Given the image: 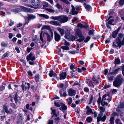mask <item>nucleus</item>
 Listing matches in <instances>:
<instances>
[{
    "mask_svg": "<svg viewBox=\"0 0 124 124\" xmlns=\"http://www.w3.org/2000/svg\"><path fill=\"white\" fill-rule=\"evenodd\" d=\"M11 11L15 13H16L19 11H23L25 12H28L29 13H32L34 12L33 9H31L29 8H26L23 6H21L20 8H16L15 9H12Z\"/></svg>",
    "mask_w": 124,
    "mask_h": 124,
    "instance_id": "f257e3e1",
    "label": "nucleus"
},
{
    "mask_svg": "<svg viewBox=\"0 0 124 124\" xmlns=\"http://www.w3.org/2000/svg\"><path fill=\"white\" fill-rule=\"evenodd\" d=\"M31 4L34 7H33L31 5H28L27 6L31 8L37 9L39 7L40 3L39 0H32Z\"/></svg>",
    "mask_w": 124,
    "mask_h": 124,
    "instance_id": "f03ea898",
    "label": "nucleus"
},
{
    "mask_svg": "<svg viewBox=\"0 0 124 124\" xmlns=\"http://www.w3.org/2000/svg\"><path fill=\"white\" fill-rule=\"evenodd\" d=\"M76 35L79 38L76 40V41L79 42H81L85 39V38L82 34V32L80 29H77L76 31Z\"/></svg>",
    "mask_w": 124,
    "mask_h": 124,
    "instance_id": "7ed1b4c3",
    "label": "nucleus"
},
{
    "mask_svg": "<svg viewBox=\"0 0 124 124\" xmlns=\"http://www.w3.org/2000/svg\"><path fill=\"white\" fill-rule=\"evenodd\" d=\"M103 114V113L102 112L100 111V113L99 115L98 116L97 118V121L98 122L101 121L104 122L105 120L107 117L105 115H104L102 117Z\"/></svg>",
    "mask_w": 124,
    "mask_h": 124,
    "instance_id": "20e7f679",
    "label": "nucleus"
},
{
    "mask_svg": "<svg viewBox=\"0 0 124 124\" xmlns=\"http://www.w3.org/2000/svg\"><path fill=\"white\" fill-rule=\"evenodd\" d=\"M68 18L66 16L62 15L60 16L59 21L60 23H64L67 22Z\"/></svg>",
    "mask_w": 124,
    "mask_h": 124,
    "instance_id": "39448f33",
    "label": "nucleus"
},
{
    "mask_svg": "<svg viewBox=\"0 0 124 124\" xmlns=\"http://www.w3.org/2000/svg\"><path fill=\"white\" fill-rule=\"evenodd\" d=\"M23 119V116L21 114H19L18 117L17 118V124H21Z\"/></svg>",
    "mask_w": 124,
    "mask_h": 124,
    "instance_id": "423d86ee",
    "label": "nucleus"
},
{
    "mask_svg": "<svg viewBox=\"0 0 124 124\" xmlns=\"http://www.w3.org/2000/svg\"><path fill=\"white\" fill-rule=\"evenodd\" d=\"M35 56H33V54L31 53L30 54L27 56L26 59L27 61L31 60L32 61H33L35 59Z\"/></svg>",
    "mask_w": 124,
    "mask_h": 124,
    "instance_id": "0eeeda50",
    "label": "nucleus"
},
{
    "mask_svg": "<svg viewBox=\"0 0 124 124\" xmlns=\"http://www.w3.org/2000/svg\"><path fill=\"white\" fill-rule=\"evenodd\" d=\"M124 36L123 34L119 33L118 35V37L116 39V43H118V42H121L122 41H121V40L122 39Z\"/></svg>",
    "mask_w": 124,
    "mask_h": 124,
    "instance_id": "6e6552de",
    "label": "nucleus"
},
{
    "mask_svg": "<svg viewBox=\"0 0 124 124\" xmlns=\"http://www.w3.org/2000/svg\"><path fill=\"white\" fill-rule=\"evenodd\" d=\"M54 39L55 41L57 42H59L61 39V36L56 32L54 33Z\"/></svg>",
    "mask_w": 124,
    "mask_h": 124,
    "instance_id": "1a4fd4ad",
    "label": "nucleus"
},
{
    "mask_svg": "<svg viewBox=\"0 0 124 124\" xmlns=\"http://www.w3.org/2000/svg\"><path fill=\"white\" fill-rule=\"evenodd\" d=\"M68 92V95L70 96L75 95L76 93V91L72 88L69 89Z\"/></svg>",
    "mask_w": 124,
    "mask_h": 124,
    "instance_id": "9d476101",
    "label": "nucleus"
},
{
    "mask_svg": "<svg viewBox=\"0 0 124 124\" xmlns=\"http://www.w3.org/2000/svg\"><path fill=\"white\" fill-rule=\"evenodd\" d=\"M83 4L85 8L87 10L88 12L91 11L92 7L90 5L87 4H86L85 3H84Z\"/></svg>",
    "mask_w": 124,
    "mask_h": 124,
    "instance_id": "9b49d317",
    "label": "nucleus"
},
{
    "mask_svg": "<svg viewBox=\"0 0 124 124\" xmlns=\"http://www.w3.org/2000/svg\"><path fill=\"white\" fill-rule=\"evenodd\" d=\"M27 16H28L27 18V19L29 20H34L36 18V16L32 14H28Z\"/></svg>",
    "mask_w": 124,
    "mask_h": 124,
    "instance_id": "f8f14e48",
    "label": "nucleus"
},
{
    "mask_svg": "<svg viewBox=\"0 0 124 124\" xmlns=\"http://www.w3.org/2000/svg\"><path fill=\"white\" fill-rule=\"evenodd\" d=\"M122 83L115 80L113 83V85L115 87H118L122 84Z\"/></svg>",
    "mask_w": 124,
    "mask_h": 124,
    "instance_id": "ddd939ff",
    "label": "nucleus"
},
{
    "mask_svg": "<svg viewBox=\"0 0 124 124\" xmlns=\"http://www.w3.org/2000/svg\"><path fill=\"white\" fill-rule=\"evenodd\" d=\"M67 76V74L66 72H62L60 75V79H65Z\"/></svg>",
    "mask_w": 124,
    "mask_h": 124,
    "instance_id": "4468645a",
    "label": "nucleus"
},
{
    "mask_svg": "<svg viewBox=\"0 0 124 124\" xmlns=\"http://www.w3.org/2000/svg\"><path fill=\"white\" fill-rule=\"evenodd\" d=\"M23 83H24V81H22V85L21 86V87H22V90L23 91H24V89L25 88V89H29L30 88V87L29 86L30 85V84L29 83H27V84L28 86V87H26L25 86V85H23Z\"/></svg>",
    "mask_w": 124,
    "mask_h": 124,
    "instance_id": "2eb2a0df",
    "label": "nucleus"
},
{
    "mask_svg": "<svg viewBox=\"0 0 124 124\" xmlns=\"http://www.w3.org/2000/svg\"><path fill=\"white\" fill-rule=\"evenodd\" d=\"M49 23L51 24L59 26L61 25L60 24L56 21H52L49 22Z\"/></svg>",
    "mask_w": 124,
    "mask_h": 124,
    "instance_id": "dca6fc26",
    "label": "nucleus"
},
{
    "mask_svg": "<svg viewBox=\"0 0 124 124\" xmlns=\"http://www.w3.org/2000/svg\"><path fill=\"white\" fill-rule=\"evenodd\" d=\"M49 75L51 77H52L56 78L57 77V75L55 72H54L53 70H51L50 71Z\"/></svg>",
    "mask_w": 124,
    "mask_h": 124,
    "instance_id": "f3484780",
    "label": "nucleus"
},
{
    "mask_svg": "<svg viewBox=\"0 0 124 124\" xmlns=\"http://www.w3.org/2000/svg\"><path fill=\"white\" fill-rule=\"evenodd\" d=\"M46 34V36L47 40L48 42H50L53 38H52L50 35L47 32H44V34Z\"/></svg>",
    "mask_w": 124,
    "mask_h": 124,
    "instance_id": "a211bd4d",
    "label": "nucleus"
},
{
    "mask_svg": "<svg viewBox=\"0 0 124 124\" xmlns=\"http://www.w3.org/2000/svg\"><path fill=\"white\" fill-rule=\"evenodd\" d=\"M120 69V68H118L117 69H115L112 72H110V71H109V74H110L112 75L116 74L117 73L118 71Z\"/></svg>",
    "mask_w": 124,
    "mask_h": 124,
    "instance_id": "6ab92c4d",
    "label": "nucleus"
},
{
    "mask_svg": "<svg viewBox=\"0 0 124 124\" xmlns=\"http://www.w3.org/2000/svg\"><path fill=\"white\" fill-rule=\"evenodd\" d=\"M71 7L72 8L71 11L72 14L74 15L75 14H77L78 13V11H75V9L74 6L72 5H71Z\"/></svg>",
    "mask_w": 124,
    "mask_h": 124,
    "instance_id": "aec40b11",
    "label": "nucleus"
},
{
    "mask_svg": "<svg viewBox=\"0 0 124 124\" xmlns=\"http://www.w3.org/2000/svg\"><path fill=\"white\" fill-rule=\"evenodd\" d=\"M86 108L87 109V110L86 112V114L87 115H89L90 113L93 114V112H92V109H91V108L89 107L88 106H87Z\"/></svg>",
    "mask_w": 124,
    "mask_h": 124,
    "instance_id": "412c9836",
    "label": "nucleus"
},
{
    "mask_svg": "<svg viewBox=\"0 0 124 124\" xmlns=\"http://www.w3.org/2000/svg\"><path fill=\"white\" fill-rule=\"evenodd\" d=\"M57 30L63 36L64 35V31L63 29L59 27H58L57 28Z\"/></svg>",
    "mask_w": 124,
    "mask_h": 124,
    "instance_id": "4be33fe9",
    "label": "nucleus"
},
{
    "mask_svg": "<svg viewBox=\"0 0 124 124\" xmlns=\"http://www.w3.org/2000/svg\"><path fill=\"white\" fill-rule=\"evenodd\" d=\"M122 75H119L117 76L116 79V80L117 81H119L122 83V81L123 79L121 77Z\"/></svg>",
    "mask_w": 124,
    "mask_h": 124,
    "instance_id": "5701e85b",
    "label": "nucleus"
},
{
    "mask_svg": "<svg viewBox=\"0 0 124 124\" xmlns=\"http://www.w3.org/2000/svg\"><path fill=\"white\" fill-rule=\"evenodd\" d=\"M38 14L39 16L43 17L46 19H48L49 18V16L46 15L39 14Z\"/></svg>",
    "mask_w": 124,
    "mask_h": 124,
    "instance_id": "b1692460",
    "label": "nucleus"
},
{
    "mask_svg": "<svg viewBox=\"0 0 124 124\" xmlns=\"http://www.w3.org/2000/svg\"><path fill=\"white\" fill-rule=\"evenodd\" d=\"M60 104L62 109H64V110L67 109V106H66L62 102L60 103Z\"/></svg>",
    "mask_w": 124,
    "mask_h": 124,
    "instance_id": "393cba45",
    "label": "nucleus"
},
{
    "mask_svg": "<svg viewBox=\"0 0 124 124\" xmlns=\"http://www.w3.org/2000/svg\"><path fill=\"white\" fill-rule=\"evenodd\" d=\"M118 44V46L119 48H120L122 45H124V38L122 40L121 42H118V43H116Z\"/></svg>",
    "mask_w": 124,
    "mask_h": 124,
    "instance_id": "a878e982",
    "label": "nucleus"
},
{
    "mask_svg": "<svg viewBox=\"0 0 124 124\" xmlns=\"http://www.w3.org/2000/svg\"><path fill=\"white\" fill-rule=\"evenodd\" d=\"M107 96H108L109 97V95H107L106 94H105L102 97V101L101 102V104L102 106H104V103H103V100H104V98H105L106 97H107Z\"/></svg>",
    "mask_w": 124,
    "mask_h": 124,
    "instance_id": "bb28decb",
    "label": "nucleus"
},
{
    "mask_svg": "<svg viewBox=\"0 0 124 124\" xmlns=\"http://www.w3.org/2000/svg\"><path fill=\"white\" fill-rule=\"evenodd\" d=\"M118 32H117V30H116L115 31H113L112 33V37L113 38H115L118 34Z\"/></svg>",
    "mask_w": 124,
    "mask_h": 124,
    "instance_id": "cd10ccee",
    "label": "nucleus"
},
{
    "mask_svg": "<svg viewBox=\"0 0 124 124\" xmlns=\"http://www.w3.org/2000/svg\"><path fill=\"white\" fill-rule=\"evenodd\" d=\"M50 18L52 19L58 20L59 21L60 16H52L50 17Z\"/></svg>",
    "mask_w": 124,
    "mask_h": 124,
    "instance_id": "c85d7f7f",
    "label": "nucleus"
},
{
    "mask_svg": "<svg viewBox=\"0 0 124 124\" xmlns=\"http://www.w3.org/2000/svg\"><path fill=\"white\" fill-rule=\"evenodd\" d=\"M71 38L70 35V32H69L67 33L65 36V38L66 39H69Z\"/></svg>",
    "mask_w": 124,
    "mask_h": 124,
    "instance_id": "c756f323",
    "label": "nucleus"
},
{
    "mask_svg": "<svg viewBox=\"0 0 124 124\" xmlns=\"http://www.w3.org/2000/svg\"><path fill=\"white\" fill-rule=\"evenodd\" d=\"M9 53L8 52H7L2 55V58L3 59L4 58L8 57L9 56Z\"/></svg>",
    "mask_w": 124,
    "mask_h": 124,
    "instance_id": "7c9ffc66",
    "label": "nucleus"
},
{
    "mask_svg": "<svg viewBox=\"0 0 124 124\" xmlns=\"http://www.w3.org/2000/svg\"><path fill=\"white\" fill-rule=\"evenodd\" d=\"M50 28V26L47 25H44L42 27L41 30L44 29H49Z\"/></svg>",
    "mask_w": 124,
    "mask_h": 124,
    "instance_id": "2f4dec72",
    "label": "nucleus"
},
{
    "mask_svg": "<svg viewBox=\"0 0 124 124\" xmlns=\"http://www.w3.org/2000/svg\"><path fill=\"white\" fill-rule=\"evenodd\" d=\"M63 44L66 46H69L70 45L69 43L68 42L65 40H63Z\"/></svg>",
    "mask_w": 124,
    "mask_h": 124,
    "instance_id": "473e14b6",
    "label": "nucleus"
},
{
    "mask_svg": "<svg viewBox=\"0 0 124 124\" xmlns=\"http://www.w3.org/2000/svg\"><path fill=\"white\" fill-rule=\"evenodd\" d=\"M18 95L17 94V93H16L15 94V97L14 98V99L16 103H17L18 101Z\"/></svg>",
    "mask_w": 124,
    "mask_h": 124,
    "instance_id": "72a5a7b5",
    "label": "nucleus"
},
{
    "mask_svg": "<svg viewBox=\"0 0 124 124\" xmlns=\"http://www.w3.org/2000/svg\"><path fill=\"white\" fill-rule=\"evenodd\" d=\"M61 48L65 50H69V47L67 46H63L61 47Z\"/></svg>",
    "mask_w": 124,
    "mask_h": 124,
    "instance_id": "f704fd0d",
    "label": "nucleus"
},
{
    "mask_svg": "<svg viewBox=\"0 0 124 124\" xmlns=\"http://www.w3.org/2000/svg\"><path fill=\"white\" fill-rule=\"evenodd\" d=\"M120 60L118 58H116L115 59V61L114 62V63L119 64H120Z\"/></svg>",
    "mask_w": 124,
    "mask_h": 124,
    "instance_id": "c9c22d12",
    "label": "nucleus"
},
{
    "mask_svg": "<svg viewBox=\"0 0 124 124\" xmlns=\"http://www.w3.org/2000/svg\"><path fill=\"white\" fill-rule=\"evenodd\" d=\"M10 105L13 108L15 109H16L17 108V107L16 106L15 104L13 103H10Z\"/></svg>",
    "mask_w": 124,
    "mask_h": 124,
    "instance_id": "e433bc0d",
    "label": "nucleus"
},
{
    "mask_svg": "<svg viewBox=\"0 0 124 124\" xmlns=\"http://www.w3.org/2000/svg\"><path fill=\"white\" fill-rule=\"evenodd\" d=\"M52 113H51V114L52 115V114H53V115H54L56 117H57L58 115L56 113V110H52Z\"/></svg>",
    "mask_w": 124,
    "mask_h": 124,
    "instance_id": "4c0bfd02",
    "label": "nucleus"
},
{
    "mask_svg": "<svg viewBox=\"0 0 124 124\" xmlns=\"http://www.w3.org/2000/svg\"><path fill=\"white\" fill-rule=\"evenodd\" d=\"M92 118L91 117H88L86 119V121L87 122L90 123L92 121Z\"/></svg>",
    "mask_w": 124,
    "mask_h": 124,
    "instance_id": "58836bf2",
    "label": "nucleus"
},
{
    "mask_svg": "<svg viewBox=\"0 0 124 124\" xmlns=\"http://www.w3.org/2000/svg\"><path fill=\"white\" fill-rule=\"evenodd\" d=\"M91 38L89 36H87L85 39L84 40V42H87Z\"/></svg>",
    "mask_w": 124,
    "mask_h": 124,
    "instance_id": "ea45409f",
    "label": "nucleus"
},
{
    "mask_svg": "<svg viewBox=\"0 0 124 124\" xmlns=\"http://www.w3.org/2000/svg\"><path fill=\"white\" fill-rule=\"evenodd\" d=\"M60 118L59 117H58L55 119V122L56 123H57L59 122L60 121Z\"/></svg>",
    "mask_w": 124,
    "mask_h": 124,
    "instance_id": "a19ab883",
    "label": "nucleus"
},
{
    "mask_svg": "<svg viewBox=\"0 0 124 124\" xmlns=\"http://www.w3.org/2000/svg\"><path fill=\"white\" fill-rule=\"evenodd\" d=\"M35 78L36 81L37 82H38L39 81V75L38 74L36 75Z\"/></svg>",
    "mask_w": 124,
    "mask_h": 124,
    "instance_id": "79ce46f5",
    "label": "nucleus"
},
{
    "mask_svg": "<svg viewBox=\"0 0 124 124\" xmlns=\"http://www.w3.org/2000/svg\"><path fill=\"white\" fill-rule=\"evenodd\" d=\"M42 32H43L42 31H41V33L40 35V40L43 43L44 42V41L43 40V39L42 35Z\"/></svg>",
    "mask_w": 124,
    "mask_h": 124,
    "instance_id": "37998d69",
    "label": "nucleus"
},
{
    "mask_svg": "<svg viewBox=\"0 0 124 124\" xmlns=\"http://www.w3.org/2000/svg\"><path fill=\"white\" fill-rule=\"evenodd\" d=\"M114 118V117H112L110 119L109 121L111 124H114V121H113Z\"/></svg>",
    "mask_w": 124,
    "mask_h": 124,
    "instance_id": "c03bdc74",
    "label": "nucleus"
},
{
    "mask_svg": "<svg viewBox=\"0 0 124 124\" xmlns=\"http://www.w3.org/2000/svg\"><path fill=\"white\" fill-rule=\"evenodd\" d=\"M54 104L56 106L58 107H60L61 106L60 104H60H59L58 102H54Z\"/></svg>",
    "mask_w": 124,
    "mask_h": 124,
    "instance_id": "a18cd8bd",
    "label": "nucleus"
},
{
    "mask_svg": "<svg viewBox=\"0 0 124 124\" xmlns=\"http://www.w3.org/2000/svg\"><path fill=\"white\" fill-rule=\"evenodd\" d=\"M55 6L58 9H60L62 7L58 3Z\"/></svg>",
    "mask_w": 124,
    "mask_h": 124,
    "instance_id": "49530a36",
    "label": "nucleus"
},
{
    "mask_svg": "<svg viewBox=\"0 0 124 124\" xmlns=\"http://www.w3.org/2000/svg\"><path fill=\"white\" fill-rule=\"evenodd\" d=\"M78 26V27H80L82 29L84 28V25L81 23H79L77 25Z\"/></svg>",
    "mask_w": 124,
    "mask_h": 124,
    "instance_id": "de8ad7c7",
    "label": "nucleus"
},
{
    "mask_svg": "<svg viewBox=\"0 0 124 124\" xmlns=\"http://www.w3.org/2000/svg\"><path fill=\"white\" fill-rule=\"evenodd\" d=\"M108 79L110 81H112L113 80L114 77L112 76L110 77L108 76Z\"/></svg>",
    "mask_w": 124,
    "mask_h": 124,
    "instance_id": "09e8293b",
    "label": "nucleus"
},
{
    "mask_svg": "<svg viewBox=\"0 0 124 124\" xmlns=\"http://www.w3.org/2000/svg\"><path fill=\"white\" fill-rule=\"evenodd\" d=\"M100 109L101 110V111H100L102 112L103 113L105 111V108L102 107H100Z\"/></svg>",
    "mask_w": 124,
    "mask_h": 124,
    "instance_id": "8fccbe9b",
    "label": "nucleus"
},
{
    "mask_svg": "<svg viewBox=\"0 0 124 124\" xmlns=\"http://www.w3.org/2000/svg\"><path fill=\"white\" fill-rule=\"evenodd\" d=\"M101 98L100 97H99L98 99L97 102L100 105L101 103Z\"/></svg>",
    "mask_w": 124,
    "mask_h": 124,
    "instance_id": "3c124183",
    "label": "nucleus"
},
{
    "mask_svg": "<svg viewBox=\"0 0 124 124\" xmlns=\"http://www.w3.org/2000/svg\"><path fill=\"white\" fill-rule=\"evenodd\" d=\"M78 19V18H75L72 19V21L73 23H74L76 21H77Z\"/></svg>",
    "mask_w": 124,
    "mask_h": 124,
    "instance_id": "603ef678",
    "label": "nucleus"
},
{
    "mask_svg": "<svg viewBox=\"0 0 124 124\" xmlns=\"http://www.w3.org/2000/svg\"><path fill=\"white\" fill-rule=\"evenodd\" d=\"M119 2L120 6L123 5L124 3V0H120Z\"/></svg>",
    "mask_w": 124,
    "mask_h": 124,
    "instance_id": "864d4df0",
    "label": "nucleus"
},
{
    "mask_svg": "<svg viewBox=\"0 0 124 124\" xmlns=\"http://www.w3.org/2000/svg\"><path fill=\"white\" fill-rule=\"evenodd\" d=\"M1 46H3V47H6L7 46V44L6 43H5V42H2L1 44Z\"/></svg>",
    "mask_w": 124,
    "mask_h": 124,
    "instance_id": "5fc2aeb1",
    "label": "nucleus"
},
{
    "mask_svg": "<svg viewBox=\"0 0 124 124\" xmlns=\"http://www.w3.org/2000/svg\"><path fill=\"white\" fill-rule=\"evenodd\" d=\"M18 0H6V1H7L9 2H12L13 3H15L17 2Z\"/></svg>",
    "mask_w": 124,
    "mask_h": 124,
    "instance_id": "6e6d98bb",
    "label": "nucleus"
},
{
    "mask_svg": "<svg viewBox=\"0 0 124 124\" xmlns=\"http://www.w3.org/2000/svg\"><path fill=\"white\" fill-rule=\"evenodd\" d=\"M8 107L5 105L3 106V109L5 111L6 110L8 109Z\"/></svg>",
    "mask_w": 124,
    "mask_h": 124,
    "instance_id": "4d7b16f0",
    "label": "nucleus"
},
{
    "mask_svg": "<svg viewBox=\"0 0 124 124\" xmlns=\"http://www.w3.org/2000/svg\"><path fill=\"white\" fill-rule=\"evenodd\" d=\"M108 23L110 24H112V23L114 21V19H111L108 20Z\"/></svg>",
    "mask_w": 124,
    "mask_h": 124,
    "instance_id": "13d9d810",
    "label": "nucleus"
},
{
    "mask_svg": "<svg viewBox=\"0 0 124 124\" xmlns=\"http://www.w3.org/2000/svg\"><path fill=\"white\" fill-rule=\"evenodd\" d=\"M47 10L48 11L52 13H54L55 12L54 10L51 9H47Z\"/></svg>",
    "mask_w": 124,
    "mask_h": 124,
    "instance_id": "bf43d9fd",
    "label": "nucleus"
},
{
    "mask_svg": "<svg viewBox=\"0 0 124 124\" xmlns=\"http://www.w3.org/2000/svg\"><path fill=\"white\" fill-rule=\"evenodd\" d=\"M94 32L92 30H90L89 32V34L90 35H93Z\"/></svg>",
    "mask_w": 124,
    "mask_h": 124,
    "instance_id": "052dcab7",
    "label": "nucleus"
},
{
    "mask_svg": "<svg viewBox=\"0 0 124 124\" xmlns=\"http://www.w3.org/2000/svg\"><path fill=\"white\" fill-rule=\"evenodd\" d=\"M68 99L70 100V101L68 102V104L69 105L72 102V98H70Z\"/></svg>",
    "mask_w": 124,
    "mask_h": 124,
    "instance_id": "680f3d73",
    "label": "nucleus"
},
{
    "mask_svg": "<svg viewBox=\"0 0 124 124\" xmlns=\"http://www.w3.org/2000/svg\"><path fill=\"white\" fill-rule=\"evenodd\" d=\"M63 2H64L67 4H68L69 3V2L67 0H61Z\"/></svg>",
    "mask_w": 124,
    "mask_h": 124,
    "instance_id": "e2e57ef3",
    "label": "nucleus"
},
{
    "mask_svg": "<svg viewBox=\"0 0 124 124\" xmlns=\"http://www.w3.org/2000/svg\"><path fill=\"white\" fill-rule=\"evenodd\" d=\"M15 49L17 51V53H20V51L18 47H15Z\"/></svg>",
    "mask_w": 124,
    "mask_h": 124,
    "instance_id": "0e129e2a",
    "label": "nucleus"
},
{
    "mask_svg": "<svg viewBox=\"0 0 124 124\" xmlns=\"http://www.w3.org/2000/svg\"><path fill=\"white\" fill-rule=\"evenodd\" d=\"M118 108H124V105L121 104L120 106H119Z\"/></svg>",
    "mask_w": 124,
    "mask_h": 124,
    "instance_id": "69168bd1",
    "label": "nucleus"
},
{
    "mask_svg": "<svg viewBox=\"0 0 124 124\" xmlns=\"http://www.w3.org/2000/svg\"><path fill=\"white\" fill-rule=\"evenodd\" d=\"M5 86L2 85L0 86V90L1 91H2L5 89Z\"/></svg>",
    "mask_w": 124,
    "mask_h": 124,
    "instance_id": "338daca9",
    "label": "nucleus"
},
{
    "mask_svg": "<svg viewBox=\"0 0 124 124\" xmlns=\"http://www.w3.org/2000/svg\"><path fill=\"white\" fill-rule=\"evenodd\" d=\"M121 69H122V72L124 76V65L121 67Z\"/></svg>",
    "mask_w": 124,
    "mask_h": 124,
    "instance_id": "774afa93",
    "label": "nucleus"
}]
</instances>
